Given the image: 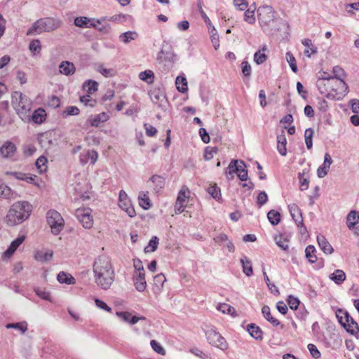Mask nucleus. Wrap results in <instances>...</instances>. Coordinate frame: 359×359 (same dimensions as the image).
Listing matches in <instances>:
<instances>
[{
  "label": "nucleus",
  "instance_id": "obj_38",
  "mask_svg": "<svg viewBox=\"0 0 359 359\" xmlns=\"http://www.w3.org/2000/svg\"><path fill=\"white\" fill-rule=\"evenodd\" d=\"M53 257L52 251H40L35 255V259L39 262H45L49 261Z\"/></svg>",
  "mask_w": 359,
  "mask_h": 359
},
{
  "label": "nucleus",
  "instance_id": "obj_39",
  "mask_svg": "<svg viewBox=\"0 0 359 359\" xmlns=\"http://www.w3.org/2000/svg\"><path fill=\"white\" fill-rule=\"evenodd\" d=\"M316 248L313 245H309L306 248L305 253L306 257L309 262L311 263H315L317 260V257L315 255Z\"/></svg>",
  "mask_w": 359,
  "mask_h": 359
},
{
  "label": "nucleus",
  "instance_id": "obj_57",
  "mask_svg": "<svg viewBox=\"0 0 359 359\" xmlns=\"http://www.w3.org/2000/svg\"><path fill=\"white\" fill-rule=\"evenodd\" d=\"M317 108L322 112H326L329 109L328 102L323 98H318L317 100Z\"/></svg>",
  "mask_w": 359,
  "mask_h": 359
},
{
  "label": "nucleus",
  "instance_id": "obj_35",
  "mask_svg": "<svg viewBox=\"0 0 359 359\" xmlns=\"http://www.w3.org/2000/svg\"><path fill=\"white\" fill-rule=\"evenodd\" d=\"M137 37V34L135 32L128 31L122 33L119 36V39L124 43H128L131 41L135 40Z\"/></svg>",
  "mask_w": 359,
  "mask_h": 359
},
{
  "label": "nucleus",
  "instance_id": "obj_59",
  "mask_svg": "<svg viewBox=\"0 0 359 359\" xmlns=\"http://www.w3.org/2000/svg\"><path fill=\"white\" fill-rule=\"evenodd\" d=\"M238 160H232L226 168V175H232L238 170Z\"/></svg>",
  "mask_w": 359,
  "mask_h": 359
},
{
  "label": "nucleus",
  "instance_id": "obj_41",
  "mask_svg": "<svg viewBox=\"0 0 359 359\" xmlns=\"http://www.w3.org/2000/svg\"><path fill=\"white\" fill-rule=\"evenodd\" d=\"M80 113V109L76 106H68L62 111V116L63 118H67L69 116H76Z\"/></svg>",
  "mask_w": 359,
  "mask_h": 359
},
{
  "label": "nucleus",
  "instance_id": "obj_10",
  "mask_svg": "<svg viewBox=\"0 0 359 359\" xmlns=\"http://www.w3.org/2000/svg\"><path fill=\"white\" fill-rule=\"evenodd\" d=\"M344 315V317H339V315H337V318H339V323L348 332L353 335L357 334L359 332V327L358 323L347 312H345Z\"/></svg>",
  "mask_w": 359,
  "mask_h": 359
},
{
  "label": "nucleus",
  "instance_id": "obj_9",
  "mask_svg": "<svg viewBox=\"0 0 359 359\" xmlns=\"http://www.w3.org/2000/svg\"><path fill=\"white\" fill-rule=\"evenodd\" d=\"M207 339L210 344L222 351L227 349L228 344L225 339L215 330H210L206 332Z\"/></svg>",
  "mask_w": 359,
  "mask_h": 359
},
{
  "label": "nucleus",
  "instance_id": "obj_13",
  "mask_svg": "<svg viewBox=\"0 0 359 359\" xmlns=\"http://www.w3.org/2000/svg\"><path fill=\"white\" fill-rule=\"evenodd\" d=\"M109 115L106 112L99 114L90 115L87 119V123L93 127H98L101 123L107 122L109 119Z\"/></svg>",
  "mask_w": 359,
  "mask_h": 359
},
{
  "label": "nucleus",
  "instance_id": "obj_64",
  "mask_svg": "<svg viewBox=\"0 0 359 359\" xmlns=\"http://www.w3.org/2000/svg\"><path fill=\"white\" fill-rule=\"evenodd\" d=\"M218 149L217 147L209 148L207 147L205 150L204 158L205 161H210L214 156V154L217 152Z\"/></svg>",
  "mask_w": 359,
  "mask_h": 359
},
{
  "label": "nucleus",
  "instance_id": "obj_25",
  "mask_svg": "<svg viewBox=\"0 0 359 359\" xmlns=\"http://www.w3.org/2000/svg\"><path fill=\"white\" fill-rule=\"evenodd\" d=\"M247 330L252 337L257 340H262L263 332L259 327L257 326L255 324L252 323L248 325Z\"/></svg>",
  "mask_w": 359,
  "mask_h": 359
},
{
  "label": "nucleus",
  "instance_id": "obj_18",
  "mask_svg": "<svg viewBox=\"0 0 359 359\" xmlns=\"http://www.w3.org/2000/svg\"><path fill=\"white\" fill-rule=\"evenodd\" d=\"M59 71L62 74L70 76L74 74L76 67L71 62L62 61L59 65Z\"/></svg>",
  "mask_w": 359,
  "mask_h": 359
},
{
  "label": "nucleus",
  "instance_id": "obj_55",
  "mask_svg": "<svg viewBox=\"0 0 359 359\" xmlns=\"http://www.w3.org/2000/svg\"><path fill=\"white\" fill-rule=\"evenodd\" d=\"M189 194V189L186 187H183L178 194L176 202H185V200L188 198Z\"/></svg>",
  "mask_w": 359,
  "mask_h": 359
},
{
  "label": "nucleus",
  "instance_id": "obj_14",
  "mask_svg": "<svg viewBox=\"0 0 359 359\" xmlns=\"http://www.w3.org/2000/svg\"><path fill=\"white\" fill-rule=\"evenodd\" d=\"M332 163V159L328 153H325L324 156V162L317 170L318 177H324L328 172L330 167Z\"/></svg>",
  "mask_w": 359,
  "mask_h": 359
},
{
  "label": "nucleus",
  "instance_id": "obj_44",
  "mask_svg": "<svg viewBox=\"0 0 359 359\" xmlns=\"http://www.w3.org/2000/svg\"><path fill=\"white\" fill-rule=\"evenodd\" d=\"M154 74L151 70H145L139 74V78L148 83H151L154 81Z\"/></svg>",
  "mask_w": 359,
  "mask_h": 359
},
{
  "label": "nucleus",
  "instance_id": "obj_6",
  "mask_svg": "<svg viewBox=\"0 0 359 359\" xmlns=\"http://www.w3.org/2000/svg\"><path fill=\"white\" fill-rule=\"evenodd\" d=\"M61 21L54 18H43L36 20L27 32V36H35L43 32H50L59 28Z\"/></svg>",
  "mask_w": 359,
  "mask_h": 359
},
{
  "label": "nucleus",
  "instance_id": "obj_50",
  "mask_svg": "<svg viewBox=\"0 0 359 359\" xmlns=\"http://www.w3.org/2000/svg\"><path fill=\"white\" fill-rule=\"evenodd\" d=\"M130 18H131V16L129 15L118 14V15H114L111 17H108V21L115 22H123Z\"/></svg>",
  "mask_w": 359,
  "mask_h": 359
},
{
  "label": "nucleus",
  "instance_id": "obj_20",
  "mask_svg": "<svg viewBox=\"0 0 359 359\" xmlns=\"http://www.w3.org/2000/svg\"><path fill=\"white\" fill-rule=\"evenodd\" d=\"M317 242L320 248L325 253V254H332L334 251L333 248L327 241L325 237L323 235H318L317 236Z\"/></svg>",
  "mask_w": 359,
  "mask_h": 359
},
{
  "label": "nucleus",
  "instance_id": "obj_26",
  "mask_svg": "<svg viewBox=\"0 0 359 359\" xmlns=\"http://www.w3.org/2000/svg\"><path fill=\"white\" fill-rule=\"evenodd\" d=\"M262 313L264 317V318L271 323L273 326L277 327L280 325V321L272 316L270 311V308L268 306H264L262 309Z\"/></svg>",
  "mask_w": 359,
  "mask_h": 359
},
{
  "label": "nucleus",
  "instance_id": "obj_56",
  "mask_svg": "<svg viewBox=\"0 0 359 359\" xmlns=\"http://www.w3.org/2000/svg\"><path fill=\"white\" fill-rule=\"evenodd\" d=\"M298 179L300 184V189L301 190L304 191L308 189L309 187V181L308 179L304 176V173H299L298 175Z\"/></svg>",
  "mask_w": 359,
  "mask_h": 359
},
{
  "label": "nucleus",
  "instance_id": "obj_29",
  "mask_svg": "<svg viewBox=\"0 0 359 359\" xmlns=\"http://www.w3.org/2000/svg\"><path fill=\"white\" fill-rule=\"evenodd\" d=\"M302 44L306 48L304 50V55L310 57L311 55L317 53V48L313 44L309 39H305L302 41Z\"/></svg>",
  "mask_w": 359,
  "mask_h": 359
},
{
  "label": "nucleus",
  "instance_id": "obj_8",
  "mask_svg": "<svg viewBox=\"0 0 359 359\" xmlns=\"http://www.w3.org/2000/svg\"><path fill=\"white\" fill-rule=\"evenodd\" d=\"M288 209L290 212L291 217L295 222L299 233L302 235L305 234L307 232V229L303 223V218L301 210L297 206V203H290L288 205Z\"/></svg>",
  "mask_w": 359,
  "mask_h": 359
},
{
  "label": "nucleus",
  "instance_id": "obj_61",
  "mask_svg": "<svg viewBox=\"0 0 359 359\" xmlns=\"http://www.w3.org/2000/svg\"><path fill=\"white\" fill-rule=\"evenodd\" d=\"M150 97L151 101L156 104L158 102L163 100L165 98V96L163 93H161L156 90H154L151 93Z\"/></svg>",
  "mask_w": 359,
  "mask_h": 359
},
{
  "label": "nucleus",
  "instance_id": "obj_33",
  "mask_svg": "<svg viewBox=\"0 0 359 359\" xmlns=\"http://www.w3.org/2000/svg\"><path fill=\"white\" fill-rule=\"evenodd\" d=\"M245 167L246 165L243 161H238V170L236 173L241 181L248 180V170L245 168Z\"/></svg>",
  "mask_w": 359,
  "mask_h": 359
},
{
  "label": "nucleus",
  "instance_id": "obj_43",
  "mask_svg": "<svg viewBox=\"0 0 359 359\" xmlns=\"http://www.w3.org/2000/svg\"><path fill=\"white\" fill-rule=\"evenodd\" d=\"M267 217L273 225H277L280 221V213L274 210H271L268 212Z\"/></svg>",
  "mask_w": 359,
  "mask_h": 359
},
{
  "label": "nucleus",
  "instance_id": "obj_2",
  "mask_svg": "<svg viewBox=\"0 0 359 359\" xmlns=\"http://www.w3.org/2000/svg\"><path fill=\"white\" fill-rule=\"evenodd\" d=\"M316 86L319 93L332 100H341L348 93V86L344 80L332 79H318Z\"/></svg>",
  "mask_w": 359,
  "mask_h": 359
},
{
  "label": "nucleus",
  "instance_id": "obj_60",
  "mask_svg": "<svg viewBox=\"0 0 359 359\" xmlns=\"http://www.w3.org/2000/svg\"><path fill=\"white\" fill-rule=\"evenodd\" d=\"M266 55L264 53H262L261 50L257 51L254 55V61L257 65H261L264 63L266 61Z\"/></svg>",
  "mask_w": 359,
  "mask_h": 359
},
{
  "label": "nucleus",
  "instance_id": "obj_62",
  "mask_svg": "<svg viewBox=\"0 0 359 359\" xmlns=\"http://www.w3.org/2000/svg\"><path fill=\"white\" fill-rule=\"evenodd\" d=\"M308 349L313 358H314L315 359H318L320 358V352L319 351L316 345L313 344H309L308 345Z\"/></svg>",
  "mask_w": 359,
  "mask_h": 359
},
{
  "label": "nucleus",
  "instance_id": "obj_28",
  "mask_svg": "<svg viewBox=\"0 0 359 359\" xmlns=\"http://www.w3.org/2000/svg\"><path fill=\"white\" fill-rule=\"evenodd\" d=\"M82 88L88 94L91 95L97 90L98 83L94 80L88 79L83 83Z\"/></svg>",
  "mask_w": 359,
  "mask_h": 359
},
{
  "label": "nucleus",
  "instance_id": "obj_27",
  "mask_svg": "<svg viewBox=\"0 0 359 359\" xmlns=\"http://www.w3.org/2000/svg\"><path fill=\"white\" fill-rule=\"evenodd\" d=\"M274 240L276 241V245L280 247L283 250H288V243L289 238L287 236L280 233L279 235L274 236Z\"/></svg>",
  "mask_w": 359,
  "mask_h": 359
},
{
  "label": "nucleus",
  "instance_id": "obj_48",
  "mask_svg": "<svg viewBox=\"0 0 359 359\" xmlns=\"http://www.w3.org/2000/svg\"><path fill=\"white\" fill-rule=\"evenodd\" d=\"M165 280H166V278L163 273H159V274L156 275L154 278V283L155 287L158 290H161L163 288Z\"/></svg>",
  "mask_w": 359,
  "mask_h": 359
},
{
  "label": "nucleus",
  "instance_id": "obj_52",
  "mask_svg": "<svg viewBox=\"0 0 359 359\" xmlns=\"http://www.w3.org/2000/svg\"><path fill=\"white\" fill-rule=\"evenodd\" d=\"M332 78L344 80L345 77V72L340 66H334L332 69Z\"/></svg>",
  "mask_w": 359,
  "mask_h": 359
},
{
  "label": "nucleus",
  "instance_id": "obj_37",
  "mask_svg": "<svg viewBox=\"0 0 359 359\" xmlns=\"http://www.w3.org/2000/svg\"><path fill=\"white\" fill-rule=\"evenodd\" d=\"M209 33L210 35V40L215 50H217L219 47V38L217 30L215 27L209 28Z\"/></svg>",
  "mask_w": 359,
  "mask_h": 359
},
{
  "label": "nucleus",
  "instance_id": "obj_63",
  "mask_svg": "<svg viewBox=\"0 0 359 359\" xmlns=\"http://www.w3.org/2000/svg\"><path fill=\"white\" fill-rule=\"evenodd\" d=\"M208 193L212 196V197L215 199H219L221 196L220 189L217 186H211L208 188Z\"/></svg>",
  "mask_w": 359,
  "mask_h": 359
},
{
  "label": "nucleus",
  "instance_id": "obj_19",
  "mask_svg": "<svg viewBox=\"0 0 359 359\" xmlns=\"http://www.w3.org/2000/svg\"><path fill=\"white\" fill-rule=\"evenodd\" d=\"M287 140L284 131L281 134L277 135V150L279 154L285 156L287 154Z\"/></svg>",
  "mask_w": 359,
  "mask_h": 359
},
{
  "label": "nucleus",
  "instance_id": "obj_46",
  "mask_svg": "<svg viewBox=\"0 0 359 359\" xmlns=\"http://www.w3.org/2000/svg\"><path fill=\"white\" fill-rule=\"evenodd\" d=\"M12 190L6 184H0V197L6 199H11L13 196Z\"/></svg>",
  "mask_w": 359,
  "mask_h": 359
},
{
  "label": "nucleus",
  "instance_id": "obj_34",
  "mask_svg": "<svg viewBox=\"0 0 359 359\" xmlns=\"http://www.w3.org/2000/svg\"><path fill=\"white\" fill-rule=\"evenodd\" d=\"M57 279L60 283L72 285L75 283V279L71 275H68L64 271H61L58 273Z\"/></svg>",
  "mask_w": 359,
  "mask_h": 359
},
{
  "label": "nucleus",
  "instance_id": "obj_36",
  "mask_svg": "<svg viewBox=\"0 0 359 359\" xmlns=\"http://www.w3.org/2000/svg\"><path fill=\"white\" fill-rule=\"evenodd\" d=\"M47 158L43 156H40L36 161L35 165L39 173H43L47 170Z\"/></svg>",
  "mask_w": 359,
  "mask_h": 359
},
{
  "label": "nucleus",
  "instance_id": "obj_15",
  "mask_svg": "<svg viewBox=\"0 0 359 359\" xmlns=\"http://www.w3.org/2000/svg\"><path fill=\"white\" fill-rule=\"evenodd\" d=\"M116 316L121 318L123 321L126 323H129L131 325L136 324L139 320H146L145 317H137L135 316H132L130 312L128 311H118L116 312Z\"/></svg>",
  "mask_w": 359,
  "mask_h": 359
},
{
  "label": "nucleus",
  "instance_id": "obj_23",
  "mask_svg": "<svg viewBox=\"0 0 359 359\" xmlns=\"http://www.w3.org/2000/svg\"><path fill=\"white\" fill-rule=\"evenodd\" d=\"M31 118L34 123L41 124L46 120V111L43 108H39L33 112L32 116L30 115Z\"/></svg>",
  "mask_w": 359,
  "mask_h": 359
},
{
  "label": "nucleus",
  "instance_id": "obj_53",
  "mask_svg": "<svg viewBox=\"0 0 359 359\" xmlns=\"http://www.w3.org/2000/svg\"><path fill=\"white\" fill-rule=\"evenodd\" d=\"M151 346L152 349L156 352L157 353L165 355V350L163 348V347L156 340H151L150 342Z\"/></svg>",
  "mask_w": 359,
  "mask_h": 359
},
{
  "label": "nucleus",
  "instance_id": "obj_49",
  "mask_svg": "<svg viewBox=\"0 0 359 359\" xmlns=\"http://www.w3.org/2000/svg\"><path fill=\"white\" fill-rule=\"evenodd\" d=\"M90 21V18L81 16L77 17L74 19V25L76 27L81 28H88V22Z\"/></svg>",
  "mask_w": 359,
  "mask_h": 359
},
{
  "label": "nucleus",
  "instance_id": "obj_12",
  "mask_svg": "<svg viewBox=\"0 0 359 359\" xmlns=\"http://www.w3.org/2000/svg\"><path fill=\"white\" fill-rule=\"evenodd\" d=\"M134 285L138 292H144L147 287L145 272L134 271L133 277Z\"/></svg>",
  "mask_w": 359,
  "mask_h": 359
},
{
  "label": "nucleus",
  "instance_id": "obj_3",
  "mask_svg": "<svg viewBox=\"0 0 359 359\" xmlns=\"http://www.w3.org/2000/svg\"><path fill=\"white\" fill-rule=\"evenodd\" d=\"M259 22L263 31L269 34L278 30L279 19L271 6H262L257 10Z\"/></svg>",
  "mask_w": 359,
  "mask_h": 359
},
{
  "label": "nucleus",
  "instance_id": "obj_54",
  "mask_svg": "<svg viewBox=\"0 0 359 359\" xmlns=\"http://www.w3.org/2000/svg\"><path fill=\"white\" fill-rule=\"evenodd\" d=\"M29 48L33 53H39L41 49V42L39 39H33L29 46Z\"/></svg>",
  "mask_w": 359,
  "mask_h": 359
},
{
  "label": "nucleus",
  "instance_id": "obj_42",
  "mask_svg": "<svg viewBox=\"0 0 359 359\" xmlns=\"http://www.w3.org/2000/svg\"><path fill=\"white\" fill-rule=\"evenodd\" d=\"M119 208L125 211L129 217H133L135 216L136 212L133 203H118Z\"/></svg>",
  "mask_w": 359,
  "mask_h": 359
},
{
  "label": "nucleus",
  "instance_id": "obj_47",
  "mask_svg": "<svg viewBox=\"0 0 359 359\" xmlns=\"http://www.w3.org/2000/svg\"><path fill=\"white\" fill-rule=\"evenodd\" d=\"M313 135V130L311 128L306 129L304 132L305 143L308 149H311L313 147L312 137Z\"/></svg>",
  "mask_w": 359,
  "mask_h": 359
},
{
  "label": "nucleus",
  "instance_id": "obj_32",
  "mask_svg": "<svg viewBox=\"0 0 359 359\" xmlns=\"http://www.w3.org/2000/svg\"><path fill=\"white\" fill-rule=\"evenodd\" d=\"M176 88L178 91L185 93L187 91V81L184 76H178L175 80Z\"/></svg>",
  "mask_w": 359,
  "mask_h": 359
},
{
  "label": "nucleus",
  "instance_id": "obj_51",
  "mask_svg": "<svg viewBox=\"0 0 359 359\" xmlns=\"http://www.w3.org/2000/svg\"><path fill=\"white\" fill-rule=\"evenodd\" d=\"M158 238L156 236H154L149 241V245L144 248L146 252H154L158 244Z\"/></svg>",
  "mask_w": 359,
  "mask_h": 359
},
{
  "label": "nucleus",
  "instance_id": "obj_17",
  "mask_svg": "<svg viewBox=\"0 0 359 359\" xmlns=\"http://www.w3.org/2000/svg\"><path fill=\"white\" fill-rule=\"evenodd\" d=\"M16 150L15 144L11 142H5L0 148V153L4 158L12 157Z\"/></svg>",
  "mask_w": 359,
  "mask_h": 359
},
{
  "label": "nucleus",
  "instance_id": "obj_58",
  "mask_svg": "<svg viewBox=\"0 0 359 359\" xmlns=\"http://www.w3.org/2000/svg\"><path fill=\"white\" fill-rule=\"evenodd\" d=\"M97 72L105 77H111L115 74V71L113 69H107L103 65L98 67Z\"/></svg>",
  "mask_w": 359,
  "mask_h": 359
},
{
  "label": "nucleus",
  "instance_id": "obj_21",
  "mask_svg": "<svg viewBox=\"0 0 359 359\" xmlns=\"http://www.w3.org/2000/svg\"><path fill=\"white\" fill-rule=\"evenodd\" d=\"M148 183H152L153 185L149 184L150 187H152L156 192L159 191L165 186V179L159 175H153Z\"/></svg>",
  "mask_w": 359,
  "mask_h": 359
},
{
  "label": "nucleus",
  "instance_id": "obj_22",
  "mask_svg": "<svg viewBox=\"0 0 359 359\" xmlns=\"http://www.w3.org/2000/svg\"><path fill=\"white\" fill-rule=\"evenodd\" d=\"M38 142L42 148L46 150L49 149L53 144L50 133H45L40 134L38 136Z\"/></svg>",
  "mask_w": 359,
  "mask_h": 359
},
{
  "label": "nucleus",
  "instance_id": "obj_11",
  "mask_svg": "<svg viewBox=\"0 0 359 359\" xmlns=\"http://www.w3.org/2000/svg\"><path fill=\"white\" fill-rule=\"evenodd\" d=\"M76 216L85 229H90L93 226V218L89 210L78 208Z\"/></svg>",
  "mask_w": 359,
  "mask_h": 359
},
{
  "label": "nucleus",
  "instance_id": "obj_1",
  "mask_svg": "<svg viewBox=\"0 0 359 359\" xmlns=\"http://www.w3.org/2000/svg\"><path fill=\"white\" fill-rule=\"evenodd\" d=\"M93 271L97 285L104 290L109 289L115 278L110 259L104 255L98 257L94 262Z\"/></svg>",
  "mask_w": 359,
  "mask_h": 359
},
{
  "label": "nucleus",
  "instance_id": "obj_16",
  "mask_svg": "<svg viewBox=\"0 0 359 359\" xmlns=\"http://www.w3.org/2000/svg\"><path fill=\"white\" fill-rule=\"evenodd\" d=\"M25 239V236L22 235L18 236L16 239H15L10 245L8 248L4 252V257L9 258L11 257L18 248L24 242Z\"/></svg>",
  "mask_w": 359,
  "mask_h": 359
},
{
  "label": "nucleus",
  "instance_id": "obj_24",
  "mask_svg": "<svg viewBox=\"0 0 359 359\" xmlns=\"http://www.w3.org/2000/svg\"><path fill=\"white\" fill-rule=\"evenodd\" d=\"M359 222V212L351 210L347 215L346 224L349 229H352Z\"/></svg>",
  "mask_w": 359,
  "mask_h": 359
},
{
  "label": "nucleus",
  "instance_id": "obj_7",
  "mask_svg": "<svg viewBox=\"0 0 359 359\" xmlns=\"http://www.w3.org/2000/svg\"><path fill=\"white\" fill-rule=\"evenodd\" d=\"M46 221L53 235L57 236L62 231L65 220L59 212L55 210H48L46 213Z\"/></svg>",
  "mask_w": 359,
  "mask_h": 359
},
{
  "label": "nucleus",
  "instance_id": "obj_40",
  "mask_svg": "<svg viewBox=\"0 0 359 359\" xmlns=\"http://www.w3.org/2000/svg\"><path fill=\"white\" fill-rule=\"evenodd\" d=\"M7 329H16L20 330L22 333H25L27 330V323L25 321H22L17 323H8L6 325Z\"/></svg>",
  "mask_w": 359,
  "mask_h": 359
},
{
  "label": "nucleus",
  "instance_id": "obj_30",
  "mask_svg": "<svg viewBox=\"0 0 359 359\" xmlns=\"http://www.w3.org/2000/svg\"><path fill=\"white\" fill-rule=\"evenodd\" d=\"M241 263L243 266V272L247 276H251L253 274V269L251 261L247 257H243L241 259Z\"/></svg>",
  "mask_w": 359,
  "mask_h": 359
},
{
  "label": "nucleus",
  "instance_id": "obj_45",
  "mask_svg": "<svg viewBox=\"0 0 359 359\" xmlns=\"http://www.w3.org/2000/svg\"><path fill=\"white\" fill-rule=\"evenodd\" d=\"M285 58L288 62L292 71L294 73H297L298 71L296 59L290 52H287L285 54Z\"/></svg>",
  "mask_w": 359,
  "mask_h": 359
},
{
  "label": "nucleus",
  "instance_id": "obj_31",
  "mask_svg": "<svg viewBox=\"0 0 359 359\" xmlns=\"http://www.w3.org/2000/svg\"><path fill=\"white\" fill-rule=\"evenodd\" d=\"M330 278L336 284L340 285L346 280V274L344 271L337 269L330 275Z\"/></svg>",
  "mask_w": 359,
  "mask_h": 359
},
{
  "label": "nucleus",
  "instance_id": "obj_4",
  "mask_svg": "<svg viewBox=\"0 0 359 359\" xmlns=\"http://www.w3.org/2000/svg\"><path fill=\"white\" fill-rule=\"evenodd\" d=\"M32 211L31 203H13L6 217L8 226H15L22 223L28 219Z\"/></svg>",
  "mask_w": 359,
  "mask_h": 359
},
{
  "label": "nucleus",
  "instance_id": "obj_5",
  "mask_svg": "<svg viewBox=\"0 0 359 359\" xmlns=\"http://www.w3.org/2000/svg\"><path fill=\"white\" fill-rule=\"evenodd\" d=\"M11 105L22 121L30 120L32 102L27 95L20 91H14L11 94Z\"/></svg>",
  "mask_w": 359,
  "mask_h": 359
}]
</instances>
